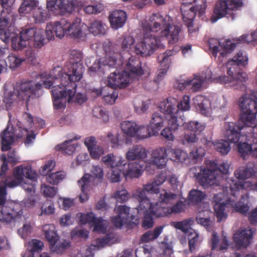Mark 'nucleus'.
Here are the masks:
<instances>
[{
    "mask_svg": "<svg viewBox=\"0 0 257 257\" xmlns=\"http://www.w3.org/2000/svg\"><path fill=\"white\" fill-rule=\"evenodd\" d=\"M143 29L146 32L143 40L136 44L134 52L142 57L152 54L163 45L161 42L167 40L169 44H174L179 40V34L181 31L180 27L171 25V18L159 13L152 14L149 22L143 23Z\"/></svg>",
    "mask_w": 257,
    "mask_h": 257,
    "instance_id": "1",
    "label": "nucleus"
},
{
    "mask_svg": "<svg viewBox=\"0 0 257 257\" xmlns=\"http://www.w3.org/2000/svg\"><path fill=\"white\" fill-rule=\"evenodd\" d=\"M66 177V173L64 171H58L54 173H51L47 177V181L48 183L52 185H57L60 182L62 181Z\"/></svg>",
    "mask_w": 257,
    "mask_h": 257,
    "instance_id": "53",
    "label": "nucleus"
},
{
    "mask_svg": "<svg viewBox=\"0 0 257 257\" xmlns=\"http://www.w3.org/2000/svg\"><path fill=\"white\" fill-rule=\"evenodd\" d=\"M248 58L245 53L239 52L233 58L227 63V73L233 79L241 81H245L247 74L240 68V66H244L247 64Z\"/></svg>",
    "mask_w": 257,
    "mask_h": 257,
    "instance_id": "13",
    "label": "nucleus"
},
{
    "mask_svg": "<svg viewBox=\"0 0 257 257\" xmlns=\"http://www.w3.org/2000/svg\"><path fill=\"white\" fill-rule=\"evenodd\" d=\"M67 35L75 38H79L82 35L81 24L78 20L72 23L68 20Z\"/></svg>",
    "mask_w": 257,
    "mask_h": 257,
    "instance_id": "39",
    "label": "nucleus"
},
{
    "mask_svg": "<svg viewBox=\"0 0 257 257\" xmlns=\"http://www.w3.org/2000/svg\"><path fill=\"white\" fill-rule=\"evenodd\" d=\"M117 202L123 203L128 199V193L126 190L117 191L114 195Z\"/></svg>",
    "mask_w": 257,
    "mask_h": 257,
    "instance_id": "64",
    "label": "nucleus"
},
{
    "mask_svg": "<svg viewBox=\"0 0 257 257\" xmlns=\"http://www.w3.org/2000/svg\"><path fill=\"white\" fill-rule=\"evenodd\" d=\"M70 242L69 241L64 240L62 241L54 243L53 245L49 246V248L51 252H56L57 253H61L67 247L70 246Z\"/></svg>",
    "mask_w": 257,
    "mask_h": 257,
    "instance_id": "54",
    "label": "nucleus"
},
{
    "mask_svg": "<svg viewBox=\"0 0 257 257\" xmlns=\"http://www.w3.org/2000/svg\"><path fill=\"white\" fill-rule=\"evenodd\" d=\"M92 113L94 116L101 119L104 123L107 122L109 120L108 112L101 107H94L92 110Z\"/></svg>",
    "mask_w": 257,
    "mask_h": 257,
    "instance_id": "57",
    "label": "nucleus"
},
{
    "mask_svg": "<svg viewBox=\"0 0 257 257\" xmlns=\"http://www.w3.org/2000/svg\"><path fill=\"white\" fill-rule=\"evenodd\" d=\"M205 127V124L198 121H190L185 125V128L187 130L196 133L197 134L204 131Z\"/></svg>",
    "mask_w": 257,
    "mask_h": 257,
    "instance_id": "51",
    "label": "nucleus"
},
{
    "mask_svg": "<svg viewBox=\"0 0 257 257\" xmlns=\"http://www.w3.org/2000/svg\"><path fill=\"white\" fill-rule=\"evenodd\" d=\"M229 186L226 187V191L229 188V194L233 197H229L225 202V203L214 204V209L218 222H221L222 220L226 219L227 213L225 212L226 208L230 205L236 211L242 214H246L249 210V206L247 204L249 194L245 193L241 195V200L236 202L235 198L239 195L240 190L244 188L245 184L242 182L234 179H230Z\"/></svg>",
    "mask_w": 257,
    "mask_h": 257,
    "instance_id": "5",
    "label": "nucleus"
},
{
    "mask_svg": "<svg viewBox=\"0 0 257 257\" xmlns=\"http://www.w3.org/2000/svg\"><path fill=\"white\" fill-rule=\"evenodd\" d=\"M15 137L21 138L23 137V135L20 134L16 135L13 127L10 128L8 126L1 135L2 151H7L11 148V146L14 142Z\"/></svg>",
    "mask_w": 257,
    "mask_h": 257,
    "instance_id": "22",
    "label": "nucleus"
},
{
    "mask_svg": "<svg viewBox=\"0 0 257 257\" xmlns=\"http://www.w3.org/2000/svg\"><path fill=\"white\" fill-rule=\"evenodd\" d=\"M127 162V161H122L118 166L111 168L112 174L110 180L112 182H119L121 175L127 179L128 175V163Z\"/></svg>",
    "mask_w": 257,
    "mask_h": 257,
    "instance_id": "29",
    "label": "nucleus"
},
{
    "mask_svg": "<svg viewBox=\"0 0 257 257\" xmlns=\"http://www.w3.org/2000/svg\"><path fill=\"white\" fill-rule=\"evenodd\" d=\"M33 45L36 48H41L49 41L45 38L43 32L41 30H38L37 34H36L33 38Z\"/></svg>",
    "mask_w": 257,
    "mask_h": 257,
    "instance_id": "58",
    "label": "nucleus"
},
{
    "mask_svg": "<svg viewBox=\"0 0 257 257\" xmlns=\"http://www.w3.org/2000/svg\"><path fill=\"white\" fill-rule=\"evenodd\" d=\"M5 187H0V221L9 224L19 218L23 214L22 205L13 201H7Z\"/></svg>",
    "mask_w": 257,
    "mask_h": 257,
    "instance_id": "8",
    "label": "nucleus"
},
{
    "mask_svg": "<svg viewBox=\"0 0 257 257\" xmlns=\"http://www.w3.org/2000/svg\"><path fill=\"white\" fill-rule=\"evenodd\" d=\"M205 154V150L202 148L195 149L187 154L180 149H166L162 147L154 151L150 161L158 168L162 169L166 165L167 156L174 161L182 163L188 161L189 163L195 164L201 161Z\"/></svg>",
    "mask_w": 257,
    "mask_h": 257,
    "instance_id": "4",
    "label": "nucleus"
},
{
    "mask_svg": "<svg viewBox=\"0 0 257 257\" xmlns=\"http://www.w3.org/2000/svg\"><path fill=\"white\" fill-rule=\"evenodd\" d=\"M120 60L117 61L115 56H109L106 60L105 65L109 67L116 68V69H123L128 68V60H123L122 56L120 54Z\"/></svg>",
    "mask_w": 257,
    "mask_h": 257,
    "instance_id": "40",
    "label": "nucleus"
},
{
    "mask_svg": "<svg viewBox=\"0 0 257 257\" xmlns=\"http://www.w3.org/2000/svg\"><path fill=\"white\" fill-rule=\"evenodd\" d=\"M215 79L212 78V72L209 70L205 72V75L201 76L194 75V78L192 79L188 80L189 85H192L191 89L193 91H198L202 87V85L205 82H212L215 81Z\"/></svg>",
    "mask_w": 257,
    "mask_h": 257,
    "instance_id": "26",
    "label": "nucleus"
},
{
    "mask_svg": "<svg viewBox=\"0 0 257 257\" xmlns=\"http://www.w3.org/2000/svg\"><path fill=\"white\" fill-rule=\"evenodd\" d=\"M241 109L238 122L236 124L232 122H226L224 125L223 135L229 143H236L240 138V131L245 126H251L254 123L256 112L257 101H253L247 94L243 95L239 99Z\"/></svg>",
    "mask_w": 257,
    "mask_h": 257,
    "instance_id": "3",
    "label": "nucleus"
},
{
    "mask_svg": "<svg viewBox=\"0 0 257 257\" xmlns=\"http://www.w3.org/2000/svg\"><path fill=\"white\" fill-rule=\"evenodd\" d=\"M214 149L221 155H225L230 150L229 143L227 141L221 140L215 142L214 144Z\"/></svg>",
    "mask_w": 257,
    "mask_h": 257,
    "instance_id": "52",
    "label": "nucleus"
},
{
    "mask_svg": "<svg viewBox=\"0 0 257 257\" xmlns=\"http://www.w3.org/2000/svg\"><path fill=\"white\" fill-rule=\"evenodd\" d=\"M82 54L80 51L72 50L70 51V61L65 66L64 72L59 71L58 76L62 80H69L70 82L79 81L82 78L84 67L82 63Z\"/></svg>",
    "mask_w": 257,
    "mask_h": 257,
    "instance_id": "7",
    "label": "nucleus"
},
{
    "mask_svg": "<svg viewBox=\"0 0 257 257\" xmlns=\"http://www.w3.org/2000/svg\"><path fill=\"white\" fill-rule=\"evenodd\" d=\"M164 115L167 123V126L162 131L161 135L168 141H173L175 139L173 133L184 124L183 122H180L176 117H173L168 112L164 113Z\"/></svg>",
    "mask_w": 257,
    "mask_h": 257,
    "instance_id": "20",
    "label": "nucleus"
},
{
    "mask_svg": "<svg viewBox=\"0 0 257 257\" xmlns=\"http://www.w3.org/2000/svg\"><path fill=\"white\" fill-rule=\"evenodd\" d=\"M41 86V84H35L32 80H22L17 83V96L20 100L29 101V98L35 94L37 89H39Z\"/></svg>",
    "mask_w": 257,
    "mask_h": 257,
    "instance_id": "17",
    "label": "nucleus"
},
{
    "mask_svg": "<svg viewBox=\"0 0 257 257\" xmlns=\"http://www.w3.org/2000/svg\"><path fill=\"white\" fill-rule=\"evenodd\" d=\"M126 13L122 10H115L109 15V20L111 27L117 29L125 23L126 19Z\"/></svg>",
    "mask_w": 257,
    "mask_h": 257,
    "instance_id": "31",
    "label": "nucleus"
},
{
    "mask_svg": "<svg viewBox=\"0 0 257 257\" xmlns=\"http://www.w3.org/2000/svg\"><path fill=\"white\" fill-rule=\"evenodd\" d=\"M255 173L253 168L246 167L235 171L234 175L237 179L244 180L255 176Z\"/></svg>",
    "mask_w": 257,
    "mask_h": 257,
    "instance_id": "42",
    "label": "nucleus"
},
{
    "mask_svg": "<svg viewBox=\"0 0 257 257\" xmlns=\"http://www.w3.org/2000/svg\"><path fill=\"white\" fill-rule=\"evenodd\" d=\"M80 138V136H77L73 139L66 141L63 143L56 146V150L58 151H61L62 154L71 155L75 151L78 146L77 143L72 144V141L78 140Z\"/></svg>",
    "mask_w": 257,
    "mask_h": 257,
    "instance_id": "36",
    "label": "nucleus"
},
{
    "mask_svg": "<svg viewBox=\"0 0 257 257\" xmlns=\"http://www.w3.org/2000/svg\"><path fill=\"white\" fill-rule=\"evenodd\" d=\"M37 7L36 0H23L19 9V12L22 14L30 13L32 10H35Z\"/></svg>",
    "mask_w": 257,
    "mask_h": 257,
    "instance_id": "47",
    "label": "nucleus"
},
{
    "mask_svg": "<svg viewBox=\"0 0 257 257\" xmlns=\"http://www.w3.org/2000/svg\"><path fill=\"white\" fill-rule=\"evenodd\" d=\"M128 84V71L123 70L121 73L114 72L107 78V85L102 89H94L93 92L97 96L103 95L104 93L109 87L116 89L127 87Z\"/></svg>",
    "mask_w": 257,
    "mask_h": 257,
    "instance_id": "15",
    "label": "nucleus"
},
{
    "mask_svg": "<svg viewBox=\"0 0 257 257\" xmlns=\"http://www.w3.org/2000/svg\"><path fill=\"white\" fill-rule=\"evenodd\" d=\"M208 45L212 55L216 57L217 53L220 51V48H221L220 42L217 39L210 38L208 40Z\"/></svg>",
    "mask_w": 257,
    "mask_h": 257,
    "instance_id": "60",
    "label": "nucleus"
},
{
    "mask_svg": "<svg viewBox=\"0 0 257 257\" xmlns=\"http://www.w3.org/2000/svg\"><path fill=\"white\" fill-rule=\"evenodd\" d=\"M103 10V6L101 4L89 5L84 8V11L88 14H96L100 13Z\"/></svg>",
    "mask_w": 257,
    "mask_h": 257,
    "instance_id": "61",
    "label": "nucleus"
},
{
    "mask_svg": "<svg viewBox=\"0 0 257 257\" xmlns=\"http://www.w3.org/2000/svg\"><path fill=\"white\" fill-rule=\"evenodd\" d=\"M160 247L162 251V257H171L174 253L172 242L168 241L166 238H165L160 244Z\"/></svg>",
    "mask_w": 257,
    "mask_h": 257,
    "instance_id": "46",
    "label": "nucleus"
},
{
    "mask_svg": "<svg viewBox=\"0 0 257 257\" xmlns=\"http://www.w3.org/2000/svg\"><path fill=\"white\" fill-rule=\"evenodd\" d=\"M225 16L228 19L234 20L236 18V13L229 9L228 4L226 1H219L215 5L211 21L212 23H215L218 20Z\"/></svg>",
    "mask_w": 257,
    "mask_h": 257,
    "instance_id": "18",
    "label": "nucleus"
},
{
    "mask_svg": "<svg viewBox=\"0 0 257 257\" xmlns=\"http://www.w3.org/2000/svg\"><path fill=\"white\" fill-rule=\"evenodd\" d=\"M138 200L139 205L138 207L133 208L131 211L130 216V229L138 226L142 214H144L142 219V227L145 229H149L153 227L154 219L159 216L158 213L159 206L162 204L171 203V201L176 197V195L172 193L165 191L164 193H160L159 201L155 203L150 200V196H145L144 191L139 195L135 194Z\"/></svg>",
    "mask_w": 257,
    "mask_h": 257,
    "instance_id": "2",
    "label": "nucleus"
},
{
    "mask_svg": "<svg viewBox=\"0 0 257 257\" xmlns=\"http://www.w3.org/2000/svg\"><path fill=\"white\" fill-rule=\"evenodd\" d=\"M68 20L62 19L59 21L48 23L46 27V35L48 40L54 39L55 35L60 39L67 35Z\"/></svg>",
    "mask_w": 257,
    "mask_h": 257,
    "instance_id": "16",
    "label": "nucleus"
},
{
    "mask_svg": "<svg viewBox=\"0 0 257 257\" xmlns=\"http://www.w3.org/2000/svg\"><path fill=\"white\" fill-rule=\"evenodd\" d=\"M237 150L243 159H245L246 156L248 155L257 158V143L255 141L250 145L246 142H240L237 145Z\"/></svg>",
    "mask_w": 257,
    "mask_h": 257,
    "instance_id": "33",
    "label": "nucleus"
},
{
    "mask_svg": "<svg viewBox=\"0 0 257 257\" xmlns=\"http://www.w3.org/2000/svg\"><path fill=\"white\" fill-rule=\"evenodd\" d=\"M90 177L88 174H85L81 179L78 181V183L80 187L81 193L79 195V200L83 203L88 199V190L90 187Z\"/></svg>",
    "mask_w": 257,
    "mask_h": 257,
    "instance_id": "35",
    "label": "nucleus"
},
{
    "mask_svg": "<svg viewBox=\"0 0 257 257\" xmlns=\"http://www.w3.org/2000/svg\"><path fill=\"white\" fill-rule=\"evenodd\" d=\"M166 180V176L163 174L158 175L154 181L150 184L145 185L143 189H138L136 194L139 195L140 192L144 191L145 196H149L150 194H155L159 197V186L162 184Z\"/></svg>",
    "mask_w": 257,
    "mask_h": 257,
    "instance_id": "21",
    "label": "nucleus"
},
{
    "mask_svg": "<svg viewBox=\"0 0 257 257\" xmlns=\"http://www.w3.org/2000/svg\"><path fill=\"white\" fill-rule=\"evenodd\" d=\"M193 104L200 113L205 116L208 115L210 102L208 98L202 95H197L194 98Z\"/></svg>",
    "mask_w": 257,
    "mask_h": 257,
    "instance_id": "34",
    "label": "nucleus"
},
{
    "mask_svg": "<svg viewBox=\"0 0 257 257\" xmlns=\"http://www.w3.org/2000/svg\"><path fill=\"white\" fill-rule=\"evenodd\" d=\"M54 77L55 80L59 79L60 82V84H56L52 87L51 95L54 108L57 110L63 109L66 107V98L68 97V102L72 100L73 96L76 92L77 84L75 82H70L67 79L62 80L60 77Z\"/></svg>",
    "mask_w": 257,
    "mask_h": 257,
    "instance_id": "6",
    "label": "nucleus"
},
{
    "mask_svg": "<svg viewBox=\"0 0 257 257\" xmlns=\"http://www.w3.org/2000/svg\"><path fill=\"white\" fill-rule=\"evenodd\" d=\"M24 61V58H20L16 54H10L7 58V62L0 61V74L5 69V63L9 65L11 68L14 69L20 66Z\"/></svg>",
    "mask_w": 257,
    "mask_h": 257,
    "instance_id": "38",
    "label": "nucleus"
},
{
    "mask_svg": "<svg viewBox=\"0 0 257 257\" xmlns=\"http://www.w3.org/2000/svg\"><path fill=\"white\" fill-rule=\"evenodd\" d=\"M209 164L210 168L201 167L200 172L195 174L197 181L203 187L213 184L218 172L226 174L229 171V165L226 162L218 166L215 161H210Z\"/></svg>",
    "mask_w": 257,
    "mask_h": 257,
    "instance_id": "9",
    "label": "nucleus"
},
{
    "mask_svg": "<svg viewBox=\"0 0 257 257\" xmlns=\"http://www.w3.org/2000/svg\"><path fill=\"white\" fill-rule=\"evenodd\" d=\"M70 242L69 241L64 240L62 241L54 243L53 245L49 246V248L51 252H56L57 253H61L67 247L70 246Z\"/></svg>",
    "mask_w": 257,
    "mask_h": 257,
    "instance_id": "55",
    "label": "nucleus"
},
{
    "mask_svg": "<svg viewBox=\"0 0 257 257\" xmlns=\"http://www.w3.org/2000/svg\"><path fill=\"white\" fill-rule=\"evenodd\" d=\"M190 108V97L188 95L184 96L183 99L178 103L175 98H167L166 100L161 102L159 105L160 110L163 113L168 112L177 119L181 111H188Z\"/></svg>",
    "mask_w": 257,
    "mask_h": 257,
    "instance_id": "12",
    "label": "nucleus"
},
{
    "mask_svg": "<svg viewBox=\"0 0 257 257\" xmlns=\"http://www.w3.org/2000/svg\"><path fill=\"white\" fill-rule=\"evenodd\" d=\"M164 120H166L165 118H163L160 113L154 112L153 113L150 124L147 127L149 136H157L158 134L159 131L164 126Z\"/></svg>",
    "mask_w": 257,
    "mask_h": 257,
    "instance_id": "27",
    "label": "nucleus"
},
{
    "mask_svg": "<svg viewBox=\"0 0 257 257\" xmlns=\"http://www.w3.org/2000/svg\"><path fill=\"white\" fill-rule=\"evenodd\" d=\"M41 191L45 196L52 198L57 193V189L54 187L43 184L41 186Z\"/></svg>",
    "mask_w": 257,
    "mask_h": 257,
    "instance_id": "62",
    "label": "nucleus"
},
{
    "mask_svg": "<svg viewBox=\"0 0 257 257\" xmlns=\"http://www.w3.org/2000/svg\"><path fill=\"white\" fill-rule=\"evenodd\" d=\"M252 238V232L250 229H245L235 233L233 241L238 249L246 248L250 244Z\"/></svg>",
    "mask_w": 257,
    "mask_h": 257,
    "instance_id": "23",
    "label": "nucleus"
},
{
    "mask_svg": "<svg viewBox=\"0 0 257 257\" xmlns=\"http://www.w3.org/2000/svg\"><path fill=\"white\" fill-rule=\"evenodd\" d=\"M218 237L215 232H213L211 238L212 249H216L221 251L227 248L228 243L226 237H224L221 239L220 243H218Z\"/></svg>",
    "mask_w": 257,
    "mask_h": 257,
    "instance_id": "41",
    "label": "nucleus"
},
{
    "mask_svg": "<svg viewBox=\"0 0 257 257\" xmlns=\"http://www.w3.org/2000/svg\"><path fill=\"white\" fill-rule=\"evenodd\" d=\"M115 210L118 215L111 219L114 226L120 228L124 224L128 225V208L125 205H120Z\"/></svg>",
    "mask_w": 257,
    "mask_h": 257,
    "instance_id": "25",
    "label": "nucleus"
},
{
    "mask_svg": "<svg viewBox=\"0 0 257 257\" xmlns=\"http://www.w3.org/2000/svg\"><path fill=\"white\" fill-rule=\"evenodd\" d=\"M206 0H183L181 11L183 20L190 31L193 27V21L197 12L199 17L205 13Z\"/></svg>",
    "mask_w": 257,
    "mask_h": 257,
    "instance_id": "10",
    "label": "nucleus"
},
{
    "mask_svg": "<svg viewBox=\"0 0 257 257\" xmlns=\"http://www.w3.org/2000/svg\"><path fill=\"white\" fill-rule=\"evenodd\" d=\"M120 130L117 136H115L111 133L107 134V138L111 144L112 148L127 144L128 141V120H124L120 124Z\"/></svg>",
    "mask_w": 257,
    "mask_h": 257,
    "instance_id": "19",
    "label": "nucleus"
},
{
    "mask_svg": "<svg viewBox=\"0 0 257 257\" xmlns=\"http://www.w3.org/2000/svg\"><path fill=\"white\" fill-rule=\"evenodd\" d=\"M29 246L31 252L30 257H33L34 254H38L42 250L44 243L40 240L33 239L29 242Z\"/></svg>",
    "mask_w": 257,
    "mask_h": 257,
    "instance_id": "50",
    "label": "nucleus"
},
{
    "mask_svg": "<svg viewBox=\"0 0 257 257\" xmlns=\"http://www.w3.org/2000/svg\"><path fill=\"white\" fill-rule=\"evenodd\" d=\"M149 134L147 128L130 121V137L139 140L147 138Z\"/></svg>",
    "mask_w": 257,
    "mask_h": 257,
    "instance_id": "30",
    "label": "nucleus"
},
{
    "mask_svg": "<svg viewBox=\"0 0 257 257\" xmlns=\"http://www.w3.org/2000/svg\"><path fill=\"white\" fill-rule=\"evenodd\" d=\"M144 74V70L142 68L141 60L139 58L131 59L130 58V81H138Z\"/></svg>",
    "mask_w": 257,
    "mask_h": 257,
    "instance_id": "28",
    "label": "nucleus"
},
{
    "mask_svg": "<svg viewBox=\"0 0 257 257\" xmlns=\"http://www.w3.org/2000/svg\"><path fill=\"white\" fill-rule=\"evenodd\" d=\"M236 47V44L232 43L230 40H225L221 45V49H223L224 52H221L220 54L224 57L227 53H230Z\"/></svg>",
    "mask_w": 257,
    "mask_h": 257,
    "instance_id": "63",
    "label": "nucleus"
},
{
    "mask_svg": "<svg viewBox=\"0 0 257 257\" xmlns=\"http://www.w3.org/2000/svg\"><path fill=\"white\" fill-rule=\"evenodd\" d=\"M87 0H52L47 1V9L53 13L59 11L61 14L71 13L77 7L84 6Z\"/></svg>",
    "mask_w": 257,
    "mask_h": 257,
    "instance_id": "14",
    "label": "nucleus"
},
{
    "mask_svg": "<svg viewBox=\"0 0 257 257\" xmlns=\"http://www.w3.org/2000/svg\"><path fill=\"white\" fill-rule=\"evenodd\" d=\"M173 50H167L165 53L158 56V60L160 64V71L158 74V77H163L167 72L171 63V57L176 54Z\"/></svg>",
    "mask_w": 257,
    "mask_h": 257,
    "instance_id": "24",
    "label": "nucleus"
},
{
    "mask_svg": "<svg viewBox=\"0 0 257 257\" xmlns=\"http://www.w3.org/2000/svg\"><path fill=\"white\" fill-rule=\"evenodd\" d=\"M80 221L82 224L91 223L94 225V230L101 231L103 228L102 217L97 218L92 212H88L86 214H81Z\"/></svg>",
    "mask_w": 257,
    "mask_h": 257,
    "instance_id": "32",
    "label": "nucleus"
},
{
    "mask_svg": "<svg viewBox=\"0 0 257 257\" xmlns=\"http://www.w3.org/2000/svg\"><path fill=\"white\" fill-rule=\"evenodd\" d=\"M37 31L38 30L35 27L26 28L23 30L20 34L21 36V38L27 43V41L33 39Z\"/></svg>",
    "mask_w": 257,
    "mask_h": 257,
    "instance_id": "59",
    "label": "nucleus"
},
{
    "mask_svg": "<svg viewBox=\"0 0 257 257\" xmlns=\"http://www.w3.org/2000/svg\"><path fill=\"white\" fill-rule=\"evenodd\" d=\"M206 197V194L198 190L193 189L189 193L188 200L192 203L197 204L201 202Z\"/></svg>",
    "mask_w": 257,
    "mask_h": 257,
    "instance_id": "48",
    "label": "nucleus"
},
{
    "mask_svg": "<svg viewBox=\"0 0 257 257\" xmlns=\"http://www.w3.org/2000/svg\"><path fill=\"white\" fill-rule=\"evenodd\" d=\"M43 232L45 237L48 241L49 246L56 243L59 240V236L58 235L55 227L53 224H45L43 226Z\"/></svg>",
    "mask_w": 257,
    "mask_h": 257,
    "instance_id": "37",
    "label": "nucleus"
},
{
    "mask_svg": "<svg viewBox=\"0 0 257 257\" xmlns=\"http://www.w3.org/2000/svg\"><path fill=\"white\" fill-rule=\"evenodd\" d=\"M102 161L112 168L118 166L120 162L126 161L122 159V157L114 156L113 154H109L102 157Z\"/></svg>",
    "mask_w": 257,
    "mask_h": 257,
    "instance_id": "44",
    "label": "nucleus"
},
{
    "mask_svg": "<svg viewBox=\"0 0 257 257\" xmlns=\"http://www.w3.org/2000/svg\"><path fill=\"white\" fill-rule=\"evenodd\" d=\"M48 14L46 10L41 7L35 9L33 12V18L36 23H42L47 20Z\"/></svg>",
    "mask_w": 257,
    "mask_h": 257,
    "instance_id": "49",
    "label": "nucleus"
},
{
    "mask_svg": "<svg viewBox=\"0 0 257 257\" xmlns=\"http://www.w3.org/2000/svg\"><path fill=\"white\" fill-rule=\"evenodd\" d=\"M147 155L146 150L136 145L130 150V178H138L144 171L145 159Z\"/></svg>",
    "mask_w": 257,
    "mask_h": 257,
    "instance_id": "11",
    "label": "nucleus"
},
{
    "mask_svg": "<svg viewBox=\"0 0 257 257\" xmlns=\"http://www.w3.org/2000/svg\"><path fill=\"white\" fill-rule=\"evenodd\" d=\"M11 41L12 44V48L16 50H20L26 47L27 43L21 38V36H20L15 33H12V36L11 38Z\"/></svg>",
    "mask_w": 257,
    "mask_h": 257,
    "instance_id": "45",
    "label": "nucleus"
},
{
    "mask_svg": "<svg viewBox=\"0 0 257 257\" xmlns=\"http://www.w3.org/2000/svg\"><path fill=\"white\" fill-rule=\"evenodd\" d=\"M105 27V25H102L101 22L95 21L91 24L89 30L94 35L104 34L106 31Z\"/></svg>",
    "mask_w": 257,
    "mask_h": 257,
    "instance_id": "56",
    "label": "nucleus"
},
{
    "mask_svg": "<svg viewBox=\"0 0 257 257\" xmlns=\"http://www.w3.org/2000/svg\"><path fill=\"white\" fill-rule=\"evenodd\" d=\"M163 227L162 226L155 227L153 230L145 232L142 236L141 239L144 242H149L157 238L162 232Z\"/></svg>",
    "mask_w": 257,
    "mask_h": 257,
    "instance_id": "43",
    "label": "nucleus"
}]
</instances>
